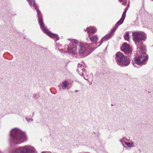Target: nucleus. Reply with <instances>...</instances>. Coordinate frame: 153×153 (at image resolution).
I'll use <instances>...</instances> for the list:
<instances>
[{
  "label": "nucleus",
  "instance_id": "nucleus-12",
  "mask_svg": "<svg viewBox=\"0 0 153 153\" xmlns=\"http://www.w3.org/2000/svg\"><path fill=\"white\" fill-rule=\"evenodd\" d=\"M120 142L122 143V144L123 145V143H125V144L127 146L131 148L134 146V143L133 142H127L124 141V140L123 139H121L120 140Z\"/></svg>",
  "mask_w": 153,
  "mask_h": 153
},
{
  "label": "nucleus",
  "instance_id": "nucleus-11",
  "mask_svg": "<svg viewBox=\"0 0 153 153\" xmlns=\"http://www.w3.org/2000/svg\"><path fill=\"white\" fill-rule=\"evenodd\" d=\"M86 30L89 34V36H90V34L94 33L96 31V29L95 27H89L87 28Z\"/></svg>",
  "mask_w": 153,
  "mask_h": 153
},
{
  "label": "nucleus",
  "instance_id": "nucleus-4",
  "mask_svg": "<svg viewBox=\"0 0 153 153\" xmlns=\"http://www.w3.org/2000/svg\"><path fill=\"white\" fill-rule=\"evenodd\" d=\"M115 59L117 64L123 67L128 66L130 62V59L120 52H118L116 53Z\"/></svg>",
  "mask_w": 153,
  "mask_h": 153
},
{
  "label": "nucleus",
  "instance_id": "nucleus-9",
  "mask_svg": "<svg viewBox=\"0 0 153 153\" xmlns=\"http://www.w3.org/2000/svg\"><path fill=\"white\" fill-rule=\"evenodd\" d=\"M121 50L126 54L130 53L131 51L129 45L126 43H124L122 45L121 47Z\"/></svg>",
  "mask_w": 153,
  "mask_h": 153
},
{
  "label": "nucleus",
  "instance_id": "nucleus-18",
  "mask_svg": "<svg viewBox=\"0 0 153 153\" xmlns=\"http://www.w3.org/2000/svg\"><path fill=\"white\" fill-rule=\"evenodd\" d=\"M26 120L28 122H29V121L32 122L33 120L32 119H29L28 118H26Z\"/></svg>",
  "mask_w": 153,
  "mask_h": 153
},
{
  "label": "nucleus",
  "instance_id": "nucleus-16",
  "mask_svg": "<svg viewBox=\"0 0 153 153\" xmlns=\"http://www.w3.org/2000/svg\"><path fill=\"white\" fill-rule=\"evenodd\" d=\"M62 87L63 89H64L68 86V84H67V81H65L62 82Z\"/></svg>",
  "mask_w": 153,
  "mask_h": 153
},
{
  "label": "nucleus",
  "instance_id": "nucleus-19",
  "mask_svg": "<svg viewBox=\"0 0 153 153\" xmlns=\"http://www.w3.org/2000/svg\"><path fill=\"white\" fill-rule=\"evenodd\" d=\"M41 153H51V152L48 151L42 152Z\"/></svg>",
  "mask_w": 153,
  "mask_h": 153
},
{
  "label": "nucleus",
  "instance_id": "nucleus-2",
  "mask_svg": "<svg viewBox=\"0 0 153 153\" xmlns=\"http://www.w3.org/2000/svg\"><path fill=\"white\" fill-rule=\"evenodd\" d=\"M27 1L28 2L30 6H32L35 10H37L39 23L40 27L43 31L50 37L55 39L56 41L59 40V38L57 34L51 33L47 29L46 27L44 25L43 22L42 14L38 9L37 6L36 5L34 2V0H27Z\"/></svg>",
  "mask_w": 153,
  "mask_h": 153
},
{
  "label": "nucleus",
  "instance_id": "nucleus-5",
  "mask_svg": "<svg viewBox=\"0 0 153 153\" xmlns=\"http://www.w3.org/2000/svg\"><path fill=\"white\" fill-rule=\"evenodd\" d=\"M77 54L84 57L89 55L90 53L91 47L88 44L85 43H80L78 45Z\"/></svg>",
  "mask_w": 153,
  "mask_h": 153
},
{
  "label": "nucleus",
  "instance_id": "nucleus-10",
  "mask_svg": "<svg viewBox=\"0 0 153 153\" xmlns=\"http://www.w3.org/2000/svg\"><path fill=\"white\" fill-rule=\"evenodd\" d=\"M85 71L83 67L81 65L79 64L78 65V68L77 69V71L78 73L80 75H83V72Z\"/></svg>",
  "mask_w": 153,
  "mask_h": 153
},
{
  "label": "nucleus",
  "instance_id": "nucleus-1",
  "mask_svg": "<svg viewBox=\"0 0 153 153\" xmlns=\"http://www.w3.org/2000/svg\"><path fill=\"white\" fill-rule=\"evenodd\" d=\"M132 36L133 40L137 47V54L138 55V57H135L133 65L138 68L139 66L145 64V62L148 58V56L146 55V48L143 46L142 42V41L145 40L146 37L145 33L138 31L133 32Z\"/></svg>",
  "mask_w": 153,
  "mask_h": 153
},
{
  "label": "nucleus",
  "instance_id": "nucleus-22",
  "mask_svg": "<svg viewBox=\"0 0 153 153\" xmlns=\"http://www.w3.org/2000/svg\"><path fill=\"white\" fill-rule=\"evenodd\" d=\"M152 1H153V0H152Z\"/></svg>",
  "mask_w": 153,
  "mask_h": 153
},
{
  "label": "nucleus",
  "instance_id": "nucleus-14",
  "mask_svg": "<svg viewBox=\"0 0 153 153\" xmlns=\"http://www.w3.org/2000/svg\"><path fill=\"white\" fill-rule=\"evenodd\" d=\"M89 39L92 42H96L97 39V37L95 36H89Z\"/></svg>",
  "mask_w": 153,
  "mask_h": 153
},
{
  "label": "nucleus",
  "instance_id": "nucleus-7",
  "mask_svg": "<svg viewBox=\"0 0 153 153\" xmlns=\"http://www.w3.org/2000/svg\"><path fill=\"white\" fill-rule=\"evenodd\" d=\"M16 153H37L35 149L33 146L27 145L20 147L16 150Z\"/></svg>",
  "mask_w": 153,
  "mask_h": 153
},
{
  "label": "nucleus",
  "instance_id": "nucleus-8",
  "mask_svg": "<svg viewBox=\"0 0 153 153\" xmlns=\"http://www.w3.org/2000/svg\"><path fill=\"white\" fill-rule=\"evenodd\" d=\"M127 7L125 9V11L123 12L121 18L120 19V20L119 21L115 24V27L111 31V33H114L117 28L118 26L122 24L124 20L126 17V11L128 10V8L129 7V4H128Z\"/></svg>",
  "mask_w": 153,
  "mask_h": 153
},
{
  "label": "nucleus",
  "instance_id": "nucleus-13",
  "mask_svg": "<svg viewBox=\"0 0 153 153\" xmlns=\"http://www.w3.org/2000/svg\"><path fill=\"white\" fill-rule=\"evenodd\" d=\"M124 39L127 41H129L130 39L129 32H126L124 35Z\"/></svg>",
  "mask_w": 153,
  "mask_h": 153
},
{
  "label": "nucleus",
  "instance_id": "nucleus-21",
  "mask_svg": "<svg viewBox=\"0 0 153 153\" xmlns=\"http://www.w3.org/2000/svg\"><path fill=\"white\" fill-rule=\"evenodd\" d=\"M75 91L76 92H78V91H76H76Z\"/></svg>",
  "mask_w": 153,
  "mask_h": 153
},
{
  "label": "nucleus",
  "instance_id": "nucleus-20",
  "mask_svg": "<svg viewBox=\"0 0 153 153\" xmlns=\"http://www.w3.org/2000/svg\"><path fill=\"white\" fill-rule=\"evenodd\" d=\"M63 51V49H61L59 50V51L61 52H62Z\"/></svg>",
  "mask_w": 153,
  "mask_h": 153
},
{
  "label": "nucleus",
  "instance_id": "nucleus-6",
  "mask_svg": "<svg viewBox=\"0 0 153 153\" xmlns=\"http://www.w3.org/2000/svg\"><path fill=\"white\" fill-rule=\"evenodd\" d=\"M78 41L76 40L72 39L68 40V43L69 44V46L67 48L68 51L66 53H69L73 55L77 54L78 48L77 47Z\"/></svg>",
  "mask_w": 153,
  "mask_h": 153
},
{
  "label": "nucleus",
  "instance_id": "nucleus-17",
  "mask_svg": "<svg viewBox=\"0 0 153 153\" xmlns=\"http://www.w3.org/2000/svg\"><path fill=\"white\" fill-rule=\"evenodd\" d=\"M120 2H122V4L124 5H126L127 4V0H119Z\"/></svg>",
  "mask_w": 153,
  "mask_h": 153
},
{
  "label": "nucleus",
  "instance_id": "nucleus-3",
  "mask_svg": "<svg viewBox=\"0 0 153 153\" xmlns=\"http://www.w3.org/2000/svg\"><path fill=\"white\" fill-rule=\"evenodd\" d=\"M10 142L12 144H20L27 140L25 133L17 128L12 129L10 131Z\"/></svg>",
  "mask_w": 153,
  "mask_h": 153
},
{
  "label": "nucleus",
  "instance_id": "nucleus-15",
  "mask_svg": "<svg viewBox=\"0 0 153 153\" xmlns=\"http://www.w3.org/2000/svg\"><path fill=\"white\" fill-rule=\"evenodd\" d=\"M109 36H105L103 37V38L101 39V41L100 42V44L98 46H99L102 43L103 41H105L107 40H108L109 39Z\"/></svg>",
  "mask_w": 153,
  "mask_h": 153
}]
</instances>
